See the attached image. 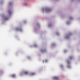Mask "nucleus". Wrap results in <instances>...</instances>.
I'll return each mask as SVG.
<instances>
[{
    "instance_id": "f8f14e48",
    "label": "nucleus",
    "mask_w": 80,
    "mask_h": 80,
    "mask_svg": "<svg viewBox=\"0 0 80 80\" xmlns=\"http://www.w3.org/2000/svg\"><path fill=\"white\" fill-rule=\"evenodd\" d=\"M43 62L44 63V61H43Z\"/></svg>"
},
{
    "instance_id": "9b49d317",
    "label": "nucleus",
    "mask_w": 80,
    "mask_h": 80,
    "mask_svg": "<svg viewBox=\"0 0 80 80\" xmlns=\"http://www.w3.org/2000/svg\"><path fill=\"white\" fill-rule=\"evenodd\" d=\"M68 63H69V62H68Z\"/></svg>"
},
{
    "instance_id": "6e6552de",
    "label": "nucleus",
    "mask_w": 80,
    "mask_h": 80,
    "mask_svg": "<svg viewBox=\"0 0 80 80\" xmlns=\"http://www.w3.org/2000/svg\"><path fill=\"white\" fill-rule=\"evenodd\" d=\"M45 50H42L41 51V52H45Z\"/></svg>"
},
{
    "instance_id": "39448f33",
    "label": "nucleus",
    "mask_w": 80,
    "mask_h": 80,
    "mask_svg": "<svg viewBox=\"0 0 80 80\" xmlns=\"http://www.w3.org/2000/svg\"><path fill=\"white\" fill-rule=\"evenodd\" d=\"M15 77V75L13 74L12 75V77Z\"/></svg>"
},
{
    "instance_id": "f257e3e1",
    "label": "nucleus",
    "mask_w": 80,
    "mask_h": 80,
    "mask_svg": "<svg viewBox=\"0 0 80 80\" xmlns=\"http://www.w3.org/2000/svg\"><path fill=\"white\" fill-rule=\"evenodd\" d=\"M16 30L17 31H18V30H19V31H22V29L20 28V29H19L18 28H16Z\"/></svg>"
},
{
    "instance_id": "1a4fd4ad",
    "label": "nucleus",
    "mask_w": 80,
    "mask_h": 80,
    "mask_svg": "<svg viewBox=\"0 0 80 80\" xmlns=\"http://www.w3.org/2000/svg\"><path fill=\"white\" fill-rule=\"evenodd\" d=\"M34 47H37V45L36 44H35L34 45Z\"/></svg>"
},
{
    "instance_id": "20e7f679",
    "label": "nucleus",
    "mask_w": 80,
    "mask_h": 80,
    "mask_svg": "<svg viewBox=\"0 0 80 80\" xmlns=\"http://www.w3.org/2000/svg\"><path fill=\"white\" fill-rule=\"evenodd\" d=\"M8 12L9 14H10H10H12V12H11V11H8Z\"/></svg>"
},
{
    "instance_id": "7ed1b4c3",
    "label": "nucleus",
    "mask_w": 80,
    "mask_h": 80,
    "mask_svg": "<svg viewBox=\"0 0 80 80\" xmlns=\"http://www.w3.org/2000/svg\"><path fill=\"white\" fill-rule=\"evenodd\" d=\"M35 73L34 72H32L31 73V75H35Z\"/></svg>"
},
{
    "instance_id": "9d476101",
    "label": "nucleus",
    "mask_w": 80,
    "mask_h": 80,
    "mask_svg": "<svg viewBox=\"0 0 80 80\" xmlns=\"http://www.w3.org/2000/svg\"><path fill=\"white\" fill-rule=\"evenodd\" d=\"M48 61L47 60H45V62H47Z\"/></svg>"
},
{
    "instance_id": "f03ea898",
    "label": "nucleus",
    "mask_w": 80,
    "mask_h": 80,
    "mask_svg": "<svg viewBox=\"0 0 80 80\" xmlns=\"http://www.w3.org/2000/svg\"><path fill=\"white\" fill-rule=\"evenodd\" d=\"M24 74L25 75H28V72L27 71H25L24 72Z\"/></svg>"
},
{
    "instance_id": "423d86ee",
    "label": "nucleus",
    "mask_w": 80,
    "mask_h": 80,
    "mask_svg": "<svg viewBox=\"0 0 80 80\" xmlns=\"http://www.w3.org/2000/svg\"><path fill=\"white\" fill-rule=\"evenodd\" d=\"M69 59L70 60H72V56H70L69 57Z\"/></svg>"
},
{
    "instance_id": "0eeeda50",
    "label": "nucleus",
    "mask_w": 80,
    "mask_h": 80,
    "mask_svg": "<svg viewBox=\"0 0 80 80\" xmlns=\"http://www.w3.org/2000/svg\"><path fill=\"white\" fill-rule=\"evenodd\" d=\"M54 79H58V77H54Z\"/></svg>"
}]
</instances>
